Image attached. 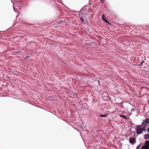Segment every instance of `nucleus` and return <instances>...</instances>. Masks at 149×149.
Wrapping results in <instances>:
<instances>
[{
	"label": "nucleus",
	"mask_w": 149,
	"mask_h": 149,
	"mask_svg": "<svg viewBox=\"0 0 149 149\" xmlns=\"http://www.w3.org/2000/svg\"><path fill=\"white\" fill-rule=\"evenodd\" d=\"M136 127V131L137 134H141L143 131L145 132L146 130V128L141 124L139 125H137Z\"/></svg>",
	"instance_id": "1"
},
{
	"label": "nucleus",
	"mask_w": 149,
	"mask_h": 149,
	"mask_svg": "<svg viewBox=\"0 0 149 149\" xmlns=\"http://www.w3.org/2000/svg\"><path fill=\"white\" fill-rule=\"evenodd\" d=\"M148 123H149V118H147L143 120L141 123V125L146 128L148 126L147 124Z\"/></svg>",
	"instance_id": "2"
},
{
	"label": "nucleus",
	"mask_w": 149,
	"mask_h": 149,
	"mask_svg": "<svg viewBox=\"0 0 149 149\" xmlns=\"http://www.w3.org/2000/svg\"><path fill=\"white\" fill-rule=\"evenodd\" d=\"M129 142L130 143L133 144L136 142V140L135 138L133 137H131L129 139Z\"/></svg>",
	"instance_id": "3"
},
{
	"label": "nucleus",
	"mask_w": 149,
	"mask_h": 149,
	"mask_svg": "<svg viewBox=\"0 0 149 149\" xmlns=\"http://www.w3.org/2000/svg\"><path fill=\"white\" fill-rule=\"evenodd\" d=\"M102 19L104 21H105V22H106L107 23L109 24H110V23L108 21H107L106 19L105 18V16H104V14H103L102 15Z\"/></svg>",
	"instance_id": "4"
},
{
	"label": "nucleus",
	"mask_w": 149,
	"mask_h": 149,
	"mask_svg": "<svg viewBox=\"0 0 149 149\" xmlns=\"http://www.w3.org/2000/svg\"><path fill=\"white\" fill-rule=\"evenodd\" d=\"M144 146L149 148V141H146Z\"/></svg>",
	"instance_id": "5"
},
{
	"label": "nucleus",
	"mask_w": 149,
	"mask_h": 149,
	"mask_svg": "<svg viewBox=\"0 0 149 149\" xmlns=\"http://www.w3.org/2000/svg\"><path fill=\"white\" fill-rule=\"evenodd\" d=\"M144 139H149V134H146L144 135Z\"/></svg>",
	"instance_id": "6"
},
{
	"label": "nucleus",
	"mask_w": 149,
	"mask_h": 149,
	"mask_svg": "<svg viewBox=\"0 0 149 149\" xmlns=\"http://www.w3.org/2000/svg\"><path fill=\"white\" fill-rule=\"evenodd\" d=\"M82 13H81L79 15L80 17V19L83 22L84 20H83V19L82 18Z\"/></svg>",
	"instance_id": "7"
},
{
	"label": "nucleus",
	"mask_w": 149,
	"mask_h": 149,
	"mask_svg": "<svg viewBox=\"0 0 149 149\" xmlns=\"http://www.w3.org/2000/svg\"><path fill=\"white\" fill-rule=\"evenodd\" d=\"M120 116L121 117H123V118H124L125 119L128 120L126 116H125L122 115H120Z\"/></svg>",
	"instance_id": "8"
},
{
	"label": "nucleus",
	"mask_w": 149,
	"mask_h": 149,
	"mask_svg": "<svg viewBox=\"0 0 149 149\" xmlns=\"http://www.w3.org/2000/svg\"><path fill=\"white\" fill-rule=\"evenodd\" d=\"M141 149H149V148L143 145Z\"/></svg>",
	"instance_id": "9"
},
{
	"label": "nucleus",
	"mask_w": 149,
	"mask_h": 149,
	"mask_svg": "<svg viewBox=\"0 0 149 149\" xmlns=\"http://www.w3.org/2000/svg\"><path fill=\"white\" fill-rule=\"evenodd\" d=\"M144 61H141V63L140 64V65H141V66L144 63Z\"/></svg>",
	"instance_id": "10"
},
{
	"label": "nucleus",
	"mask_w": 149,
	"mask_h": 149,
	"mask_svg": "<svg viewBox=\"0 0 149 149\" xmlns=\"http://www.w3.org/2000/svg\"><path fill=\"white\" fill-rule=\"evenodd\" d=\"M99 116L100 117H105L106 116V115H100Z\"/></svg>",
	"instance_id": "11"
},
{
	"label": "nucleus",
	"mask_w": 149,
	"mask_h": 149,
	"mask_svg": "<svg viewBox=\"0 0 149 149\" xmlns=\"http://www.w3.org/2000/svg\"><path fill=\"white\" fill-rule=\"evenodd\" d=\"M147 132L149 133V127L148 128L147 130Z\"/></svg>",
	"instance_id": "12"
}]
</instances>
